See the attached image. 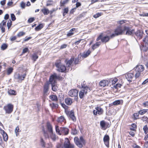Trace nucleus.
I'll return each mask as SVG.
<instances>
[{
	"instance_id": "nucleus-1",
	"label": "nucleus",
	"mask_w": 148,
	"mask_h": 148,
	"mask_svg": "<svg viewBox=\"0 0 148 148\" xmlns=\"http://www.w3.org/2000/svg\"><path fill=\"white\" fill-rule=\"evenodd\" d=\"M75 143L79 147L82 148L86 144V141L82 136H81L79 138L77 137H75L74 138Z\"/></svg>"
},
{
	"instance_id": "nucleus-2",
	"label": "nucleus",
	"mask_w": 148,
	"mask_h": 148,
	"mask_svg": "<svg viewBox=\"0 0 148 148\" xmlns=\"http://www.w3.org/2000/svg\"><path fill=\"white\" fill-rule=\"evenodd\" d=\"M55 66L58 68L57 71L63 73L67 72V69L64 65L62 64L60 61H57L55 63Z\"/></svg>"
},
{
	"instance_id": "nucleus-3",
	"label": "nucleus",
	"mask_w": 148,
	"mask_h": 148,
	"mask_svg": "<svg viewBox=\"0 0 148 148\" xmlns=\"http://www.w3.org/2000/svg\"><path fill=\"white\" fill-rule=\"evenodd\" d=\"M62 77L59 75H57V73H54L50 76L49 79V83H57L56 79L60 80Z\"/></svg>"
},
{
	"instance_id": "nucleus-4",
	"label": "nucleus",
	"mask_w": 148,
	"mask_h": 148,
	"mask_svg": "<svg viewBox=\"0 0 148 148\" xmlns=\"http://www.w3.org/2000/svg\"><path fill=\"white\" fill-rule=\"evenodd\" d=\"M101 40V42L104 43H106L108 42L110 40V37L109 36L106 35L103 36L101 34L97 37V40L98 41Z\"/></svg>"
},
{
	"instance_id": "nucleus-5",
	"label": "nucleus",
	"mask_w": 148,
	"mask_h": 148,
	"mask_svg": "<svg viewBox=\"0 0 148 148\" xmlns=\"http://www.w3.org/2000/svg\"><path fill=\"white\" fill-rule=\"evenodd\" d=\"M125 31H126V35L128 36H134V30L131 29L130 27L124 26V32Z\"/></svg>"
},
{
	"instance_id": "nucleus-6",
	"label": "nucleus",
	"mask_w": 148,
	"mask_h": 148,
	"mask_svg": "<svg viewBox=\"0 0 148 148\" xmlns=\"http://www.w3.org/2000/svg\"><path fill=\"white\" fill-rule=\"evenodd\" d=\"M13 106L10 103L3 107V109L5 111L6 113L8 114L11 113L13 111Z\"/></svg>"
},
{
	"instance_id": "nucleus-7",
	"label": "nucleus",
	"mask_w": 148,
	"mask_h": 148,
	"mask_svg": "<svg viewBox=\"0 0 148 148\" xmlns=\"http://www.w3.org/2000/svg\"><path fill=\"white\" fill-rule=\"evenodd\" d=\"M95 110H93V112L94 115H97V114L101 115L103 114V109L100 107H96L95 108Z\"/></svg>"
},
{
	"instance_id": "nucleus-8",
	"label": "nucleus",
	"mask_w": 148,
	"mask_h": 148,
	"mask_svg": "<svg viewBox=\"0 0 148 148\" xmlns=\"http://www.w3.org/2000/svg\"><path fill=\"white\" fill-rule=\"evenodd\" d=\"M49 82H46L44 84L43 86V92L44 96L47 95L49 93H48L49 90Z\"/></svg>"
},
{
	"instance_id": "nucleus-9",
	"label": "nucleus",
	"mask_w": 148,
	"mask_h": 148,
	"mask_svg": "<svg viewBox=\"0 0 148 148\" xmlns=\"http://www.w3.org/2000/svg\"><path fill=\"white\" fill-rule=\"evenodd\" d=\"M66 113L69 118L71 119L74 121H76V118L75 117L74 113L73 110H72L70 111H68Z\"/></svg>"
},
{
	"instance_id": "nucleus-10",
	"label": "nucleus",
	"mask_w": 148,
	"mask_h": 148,
	"mask_svg": "<svg viewBox=\"0 0 148 148\" xmlns=\"http://www.w3.org/2000/svg\"><path fill=\"white\" fill-rule=\"evenodd\" d=\"M134 72L133 73H128L125 75V77L126 79L128 81L130 82H132V80H133L134 79Z\"/></svg>"
},
{
	"instance_id": "nucleus-11",
	"label": "nucleus",
	"mask_w": 148,
	"mask_h": 148,
	"mask_svg": "<svg viewBox=\"0 0 148 148\" xmlns=\"http://www.w3.org/2000/svg\"><path fill=\"white\" fill-rule=\"evenodd\" d=\"M143 34V31L141 30H138L135 32H134V35H135L137 38H138L139 40L142 38Z\"/></svg>"
},
{
	"instance_id": "nucleus-12",
	"label": "nucleus",
	"mask_w": 148,
	"mask_h": 148,
	"mask_svg": "<svg viewBox=\"0 0 148 148\" xmlns=\"http://www.w3.org/2000/svg\"><path fill=\"white\" fill-rule=\"evenodd\" d=\"M124 32V26L122 29V27L121 26H118L115 29L114 32H115L117 34V35H121Z\"/></svg>"
},
{
	"instance_id": "nucleus-13",
	"label": "nucleus",
	"mask_w": 148,
	"mask_h": 148,
	"mask_svg": "<svg viewBox=\"0 0 148 148\" xmlns=\"http://www.w3.org/2000/svg\"><path fill=\"white\" fill-rule=\"evenodd\" d=\"M78 91L76 89L71 90L68 92L69 95L71 97H76L78 95Z\"/></svg>"
},
{
	"instance_id": "nucleus-14",
	"label": "nucleus",
	"mask_w": 148,
	"mask_h": 148,
	"mask_svg": "<svg viewBox=\"0 0 148 148\" xmlns=\"http://www.w3.org/2000/svg\"><path fill=\"white\" fill-rule=\"evenodd\" d=\"M74 61V58H71L70 60H68L66 59L65 61V62L66 63V66L68 70H69V69L71 68V65L73 62Z\"/></svg>"
},
{
	"instance_id": "nucleus-15",
	"label": "nucleus",
	"mask_w": 148,
	"mask_h": 148,
	"mask_svg": "<svg viewBox=\"0 0 148 148\" xmlns=\"http://www.w3.org/2000/svg\"><path fill=\"white\" fill-rule=\"evenodd\" d=\"M110 84V81L108 80H103L101 81L99 83L100 86L104 87L106 86H108Z\"/></svg>"
},
{
	"instance_id": "nucleus-16",
	"label": "nucleus",
	"mask_w": 148,
	"mask_h": 148,
	"mask_svg": "<svg viewBox=\"0 0 148 148\" xmlns=\"http://www.w3.org/2000/svg\"><path fill=\"white\" fill-rule=\"evenodd\" d=\"M26 74H24L23 75H21L18 73H15L14 75L15 79L19 80H23L25 78Z\"/></svg>"
},
{
	"instance_id": "nucleus-17",
	"label": "nucleus",
	"mask_w": 148,
	"mask_h": 148,
	"mask_svg": "<svg viewBox=\"0 0 148 148\" xmlns=\"http://www.w3.org/2000/svg\"><path fill=\"white\" fill-rule=\"evenodd\" d=\"M67 140V142L65 141L64 143V147L65 148H74V145L70 144L69 143L70 141L68 138H66Z\"/></svg>"
},
{
	"instance_id": "nucleus-18",
	"label": "nucleus",
	"mask_w": 148,
	"mask_h": 148,
	"mask_svg": "<svg viewBox=\"0 0 148 148\" xmlns=\"http://www.w3.org/2000/svg\"><path fill=\"white\" fill-rule=\"evenodd\" d=\"M110 138L108 135H105L103 138V140L104 143L108 147H109V141Z\"/></svg>"
},
{
	"instance_id": "nucleus-19",
	"label": "nucleus",
	"mask_w": 148,
	"mask_h": 148,
	"mask_svg": "<svg viewBox=\"0 0 148 148\" xmlns=\"http://www.w3.org/2000/svg\"><path fill=\"white\" fill-rule=\"evenodd\" d=\"M144 70V66L141 65H137L135 68V71H137L141 73V72L143 71Z\"/></svg>"
},
{
	"instance_id": "nucleus-20",
	"label": "nucleus",
	"mask_w": 148,
	"mask_h": 148,
	"mask_svg": "<svg viewBox=\"0 0 148 148\" xmlns=\"http://www.w3.org/2000/svg\"><path fill=\"white\" fill-rule=\"evenodd\" d=\"M60 130L61 131V134L64 133L65 135L68 134L69 133V129L66 127H60Z\"/></svg>"
},
{
	"instance_id": "nucleus-21",
	"label": "nucleus",
	"mask_w": 148,
	"mask_h": 148,
	"mask_svg": "<svg viewBox=\"0 0 148 148\" xmlns=\"http://www.w3.org/2000/svg\"><path fill=\"white\" fill-rule=\"evenodd\" d=\"M143 41L145 43L144 46H145L147 49H148V34L145 37Z\"/></svg>"
},
{
	"instance_id": "nucleus-22",
	"label": "nucleus",
	"mask_w": 148,
	"mask_h": 148,
	"mask_svg": "<svg viewBox=\"0 0 148 148\" xmlns=\"http://www.w3.org/2000/svg\"><path fill=\"white\" fill-rule=\"evenodd\" d=\"M49 84L51 86V89L53 91L56 92L58 90V87L57 85V83H49Z\"/></svg>"
},
{
	"instance_id": "nucleus-23",
	"label": "nucleus",
	"mask_w": 148,
	"mask_h": 148,
	"mask_svg": "<svg viewBox=\"0 0 148 148\" xmlns=\"http://www.w3.org/2000/svg\"><path fill=\"white\" fill-rule=\"evenodd\" d=\"M47 127L49 133H52L53 132L52 126L49 122L47 123Z\"/></svg>"
},
{
	"instance_id": "nucleus-24",
	"label": "nucleus",
	"mask_w": 148,
	"mask_h": 148,
	"mask_svg": "<svg viewBox=\"0 0 148 148\" xmlns=\"http://www.w3.org/2000/svg\"><path fill=\"white\" fill-rule=\"evenodd\" d=\"M81 86L85 90V93L86 94L88 91L89 90H90V89L86 85V83L85 81H84L83 82L82 84H81Z\"/></svg>"
},
{
	"instance_id": "nucleus-25",
	"label": "nucleus",
	"mask_w": 148,
	"mask_h": 148,
	"mask_svg": "<svg viewBox=\"0 0 148 148\" xmlns=\"http://www.w3.org/2000/svg\"><path fill=\"white\" fill-rule=\"evenodd\" d=\"M65 103L68 105L70 106L73 103L72 99L70 98H67L64 100Z\"/></svg>"
},
{
	"instance_id": "nucleus-26",
	"label": "nucleus",
	"mask_w": 148,
	"mask_h": 148,
	"mask_svg": "<svg viewBox=\"0 0 148 148\" xmlns=\"http://www.w3.org/2000/svg\"><path fill=\"white\" fill-rule=\"evenodd\" d=\"M91 51L89 49H88L87 51H85L83 53L81 56L84 58H85L87 57L91 53Z\"/></svg>"
},
{
	"instance_id": "nucleus-27",
	"label": "nucleus",
	"mask_w": 148,
	"mask_h": 148,
	"mask_svg": "<svg viewBox=\"0 0 148 148\" xmlns=\"http://www.w3.org/2000/svg\"><path fill=\"white\" fill-rule=\"evenodd\" d=\"M49 98L52 101H55L56 103L58 101V98L56 95H51L49 96Z\"/></svg>"
},
{
	"instance_id": "nucleus-28",
	"label": "nucleus",
	"mask_w": 148,
	"mask_h": 148,
	"mask_svg": "<svg viewBox=\"0 0 148 148\" xmlns=\"http://www.w3.org/2000/svg\"><path fill=\"white\" fill-rule=\"evenodd\" d=\"M57 103H50L49 106L52 109L57 108L58 107V105Z\"/></svg>"
},
{
	"instance_id": "nucleus-29",
	"label": "nucleus",
	"mask_w": 148,
	"mask_h": 148,
	"mask_svg": "<svg viewBox=\"0 0 148 148\" xmlns=\"http://www.w3.org/2000/svg\"><path fill=\"white\" fill-rule=\"evenodd\" d=\"M2 134L4 140L6 141L8 140V136L7 134L3 130H2Z\"/></svg>"
},
{
	"instance_id": "nucleus-30",
	"label": "nucleus",
	"mask_w": 148,
	"mask_h": 148,
	"mask_svg": "<svg viewBox=\"0 0 148 148\" xmlns=\"http://www.w3.org/2000/svg\"><path fill=\"white\" fill-rule=\"evenodd\" d=\"M41 11L45 15H47L49 13V10L45 8L42 9Z\"/></svg>"
},
{
	"instance_id": "nucleus-31",
	"label": "nucleus",
	"mask_w": 148,
	"mask_h": 148,
	"mask_svg": "<svg viewBox=\"0 0 148 148\" xmlns=\"http://www.w3.org/2000/svg\"><path fill=\"white\" fill-rule=\"evenodd\" d=\"M65 120L64 117L63 116H61L58 118L57 121L58 123H61Z\"/></svg>"
},
{
	"instance_id": "nucleus-32",
	"label": "nucleus",
	"mask_w": 148,
	"mask_h": 148,
	"mask_svg": "<svg viewBox=\"0 0 148 148\" xmlns=\"http://www.w3.org/2000/svg\"><path fill=\"white\" fill-rule=\"evenodd\" d=\"M109 80L110 81V84L112 83V84H114L117 82L118 79L117 78H111L109 79Z\"/></svg>"
},
{
	"instance_id": "nucleus-33",
	"label": "nucleus",
	"mask_w": 148,
	"mask_h": 148,
	"mask_svg": "<svg viewBox=\"0 0 148 148\" xmlns=\"http://www.w3.org/2000/svg\"><path fill=\"white\" fill-rule=\"evenodd\" d=\"M123 101L122 100H117L114 101L113 104L114 105H116L121 104H122Z\"/></svg>"
},
{
	"instance_id": "nucleus-34",
	"label": "nucleus",
	"mask_w": 148,
	"mask_h": 148,
	"mask_svg": "<svg viewBox=\"0 0 148 148\" xmlns=\"http://www.w3.org/2000/svg\"><path fill=\"white\" fill-rule=\"evenodd\" d=\"M43 27L42 24H40L35 28V30L36 31H38L42 29Z\"/></svg>"
},
{
	"instance_id": "nucleus-35",
	"label": "nucleus",
	"mask_w": 148,
	"mask_h": 148,
	"mask_svg": "<svg viewBox=\"0 0 148 148\" xmlns=\"http://www.w3.org/2000/svg\"><path fill=\"white\" fill-rule=\"evenodd\" d=\"M8 47V45L6 43L3 44L1 46V49L2 50H4L7 49Z\"/></svg>"
},
{
	"instance_id": "nucleus-36",
	"label": "nucleus",
	"mask_w": 148,
	"mask_h": 148,
	"mask_svg": "<svg viewBox=\"0 0 148 148\" xmlns=\"http://www.w3.org/2000/svg\"><path fill=\"white\" fill-rule=\"evenodd\" d=\"M56 131L57 133L58 134L61 135V131L60 130V128H59V127L58 125H56L55 126Z\"/></svg>"
},
{
	"instance_id": "nucleus-37",
	"label": "nucleus",
	"mask_w": 148,
	"mask_h": 148,
	"mask_svg": "<svg viewBox=\"0 0 148 148\" xmlns=\"http://www.w3.org/2000/svg\"><path fill=\"white\" fill-rule=\"evenodd\" d=\"M86 91V90H83L82 91H80L79 92V97L80 98L82 99L83 98L84 95V93H85Z\"/></svg>"
},
{
	"instance_id": "nucleus-38",
	"label": "nucleus",
	"mask_w": 148,
	"mask_h": 148,
	"mask_svg": "<svg viewBox=\"0 0 148 148\" xmlns=\"http://www.w3.org/2000/svg\"><path fill=\"white\" fill-rule=\"evenodd\" d=\"M148 110L147 109H143L139 111V113L140 114L143 115L147 112Z\"/></svg>"
},
{
	"instance_id": "nucleus-39",
	"label": "nucleus",
	"mask_w": 148,
	"mask_h": 148,
	"mask_svg": "<svg viewBox=\"0 0 148 148\" xmlns=\"http://www.w3.org/2000/svg\"><path fill=\"white\" fill-rule=\"evenodd\" d=\"M38 58V56L36 53H34L33 54L32 57V60L34 61H36V60Z\"/></svg>"
},
{
	"instance_id": "nucleus-40",
	"label": "nucleus",
	"mask_w": 148,
	"mask_h": 148,
	"mask_svg": "<svg viewBox=\"0 0 148 148\" xmlns=\"http://www.w3.org/2000/svg\"><path fill=\"white\" fill-rule=\"evenodd\" d=\"M69 0H64L63 1H61L60 2V6H63L64 5L66 4L68 2Z\"/></svg>"
},
{
	"instance_id": "nucleus-41",
	"label": "nucleus",
	"mask_w": 148,
	"mask_h": 148,
	"mask_svg": "<svg viewBox=\"0 0 148 148\" xmlns=\"http://www.w3.org/2000/svg\"><path fill=\"white\" fill-rule=\"evenodd\" d=\"M136 128V125L135 123H132L131 125V127L130 129L131 130L135 131Z\"/></svg>"
},
{
	"instance_id": "nucleus-42",
	"label": "nucleus",
	"mask_w": 148,
	"mask_h": 148,
	"mask_svg": "<svg viewBox=\"0 0 148 148\" xmlns=\"http://www.w3.org/2000/svg\"><path fill=\"white\" fill-rule=\"evenodd\" d=\"M50 137L51 139L55 141L56 140V136L55 134H53V132L50 133Z\"/></svg>"
},
{
	"instance_id": "nucleus-43",
	"label": "nucleus",
	"mask_w": 148,
	"mask_h": 148,
	"mask_svg": "<svg viewBox=\"0 0 148 148\" xmlns=\"http://www.w3.org/2000/svg\"><path fill=\"white\" fill-rule=\"evenodd\" d=\"M69 11L68 8H65L63 9V15L64 16L66 14H67Z\"/></svg>"
},
{
	"instance_id": "nucleus-44",
	"label": "nucleus",
	"mask_w": 148,
	"mask_h": 148,
	"mask_svg": "<svg viewBox=\"0 0 148 148\" xmlns=\"http://www.w3.org/2000/svg\"><path fill=\"white\" fill-rule=\"evenodd\" d=\"M100 125L102 128H103L105 127L106 123L104 121H102L100 122Z\"/></svg>"
},
{
	"instance_id": "nucleus-45",
	"label": "nucleus",
	"mask_w": 148,
	"mask_h": 148,
	"mask_svg": "<svg viewBox=\"0 0 148 148\" xmlns=\"http://www.w3.org/2000/svg\"><path fill=\"white\" fill-rule=\"evenodd\" d=\"M40 143L42 146L43 147H45V143L44 140L42 138H41L40 139Z\"/></svg>"
},
{
	"instance_id": "nucleus-46",
	"label": "nucleus",
	"mask_w": 148,
	"mask_h": 148,
	"mask_svg": "<svg viewBox=\"0 0 148 148\" xmlns=\"http://www.w3.org/2000/svg\"><path fill=\"white\" fill-rule=\"evenodd\" d=\"M141 120L143 122L145 121L147 123L148 122V118L145 116H144L141 118Z\"/></svg>"
},
{
	"instance_id": "nucleus-47",
	"label": "nucleus",
	"mask_w": 148,
	"mask_h": 148,
	"mask_svg": "<svg viewBox=\"0 0 148 148\" xmlns=\"http://www.w3.org/2000/svg\"><path fill=\"white\" fill-rule=\"evenodd\" d=\"M13 70V69L12 67L9 68L7 71V73L8 75H10L12 72Z\"/></svg>"
},
{
	"instance_id": "nucleus-48",
	"label": "nucleus",
	"mask_w": 148,
	"mask_h": 148,
	"mask_svg": "<svg viewBox=\"0 0 148 148\" xmlns=\"http://www.w3.org/2000/svg\"><path fill=\"white\" fill-rule=\"evenodd\" d=\"M8 93L9 94L11 95H15L16 94V91L15 90H10L8 91Z\"/></svg>"
},
{
	"instance_id": "nucleus-49",
	"label": "nucleus",
	"mask_w": 148,
	"mask_h": 148,
	"mask_svg": "<svg viewBox=\"0 0 148 148\" xmlns=\"http://www.w3.org/2000/svg\"><path fill=\"white\" fill-rule=\"evenodd\" d=\"M26 6V3L23 1L21 2L20 4V6L22 9H24Z\"/></svg>"
},
{
	"instance_id": "nucleus-50",
	"label": "nucleus",
	"mask_w": 148,
	"mask_h": 148,
	"mask_svg": "<svg viewBox=\"0 0 148 148\" xmlns=\"http://www.w3.org/2000/svg\"><path fill=\"white\" fill-rule=\"evenodd\" d=\"M136 73L135 74V77H134V79H136L138 78L140 75L141 73L138 72L137 71H135Z\"/></svg>"
},
{
	"instance_id": "nucleus-51",
	"label": "nucleus",
	"mask_w": 148,
	"mask_h": 148,
	"mask_svg": "<svg viewBox=\"0 0 148 148\" xmlns=\"http://www.w3.org/2000/svg\"><path fill=\"white\" fill-rule=\"evenodd\" d=\"M122 85L121 84H117L113 86L114 88H115L116 89H118L119 88H120Z\"/></svg>"
},
{
	"instance_id": "nucleus-52",
	"label": "nucleus",
	"mask_w": 148,
	"mask_h": 148,
	"mask_svg": "<svg viewBox=\"0 0 148 148\" xmlns=\"http://www.w3.org/2000/svg\"><path fill=\"white\" fill-rule=\"evenodd\" d=\"M35 20V18L34 17H31L28 19V23H31Z\"/></svg>"
},
{
	"instance_id": "nucleus-53",
	"label": "nucleus",
	"mask_w": 148,
	"mask_h": 148,
	"mask_svg": "<svg viewBox=\"0 0 148 148\" xmlns=\"http://www.w3.org/2000/svg\"><path fill=\"white\" fill-rule=\"evenodd\" d=\"M139 114H140L139 113V111L138 112V113H136L134 114V116L136 120L139 119Z\"/></svg>"
},
{
	"instance_id": "nucleus-54",
	"label": "nucleus",
	"mask_w": 148,
	"mask_h": 148,
	"mask_svg": "<svg viewBox=\"0 0 148 148\" xmlns=\"http://www.w3.org/2000/svg\"><path fill=\"white\" fill-rule=\"evenodd\" d=\"M12 22L11 20L9 21L7 23V26L8 28L9 29L11 27L12 25Z\"/></svg>"
},
{
	"instance_id": "nucleus-55",
	"label": "nucleus",
	"mask_w": 148,
	"mask_h": 148,
	"mask_svg": "<svg viewBox=\"0 0 148 148\" xmlns=\"http://www.w3.org/2000/svg\"><path fill=\"white\" fill-rule=\"evenodd\" d=\"M19 128L18 127V126H17L16 128H15V133L16 135V136H18V133L19 132Z\"/></svg>"
},
{
	"instance_id": "nucleus-56",
	"label": "nucleus",
	"mask_w": 148,
	"mask_h": 148,
	"mask_svg": "<svg viewBox=\"0 0 148 148\" xmlns=\"http://www.w3.org/2000/svg\"><path fill=\"white\" fill-rule=\"evenodd\" d=\"M71 134L73 135H76L77 134V131L76 129L72 130Z\"/></svg>"
},
{
	"instance_id": "nucleus-57",
	"label": "nucleus",
	"mask_w": 148,
	"mask_h": 148,
	"mask_svg": "<svg viewBox=\"0 0 148 148\" xmlns=\"http://www.w3.org/2000/svg\"><path fill=\"white\" fill-rule=\"evenodd\" d=\"M143 130L144 131L145 133H146L148 131V128L147 127V125H146L144 126L143 127Z\"/></svg>"
},
{
	"instance_id": "nucleus-58",
	"label": "nucleus",
	"mask_w": 148,
	"mask_h": 148,
	"mask_svg": "<svg viewBox=\"0 0 148 148\" xmlns=\"http://www.w3.org/2000/svg\"><path fill=\"white\" fill-rule=\"evenodd\" d=\"M44 136L46 138H49V135L47 132L45 131L44 130Z\"/></svg>"
},
{
	"instance_id": "nucleus-59",
	"label": "nucleus",
	"mask_w": 148,
	"mask_h": 148,
	"mask_svg": "<svg viewBox=\"0 0 148 148\" xmlns=\"http://www.w3.org/2000/svg\"><path fill=\"white\" fill-rule=\"evenodd\" d=\"M11 19L12 21H14L16 20V18L14 14H11Z\"/></svg>"
},
{
	"instance_id": "nucleus-60",
	"label": "nucleus",
	"mask_w": 148,
	"mask_h": 148,
	"mask_svg": "<svg viewBox=\"0 0 148 148\" xmlns=\"http://www.w3.org/2000/svg\"><path fill=\"white\" fill-rule=\"evenodd\" d=\"M140 16H148V13H143L142 14H140Z\"/></svg>"
},
{
	"instance_id": "nucleus-61",
	"label": "nucleus",
	"mask_w": 148,
	"mask_h": 148,
	"mask_svg": "<svg viewBox=\"0 0 148 148\" xmlns=\"http://www.w3.org/2000/svg\"><path fill=\"white\" fill-rule=\"evenodd\" d=\"M0 28L1 29V32L3 33L5 32V28L1 25V24H0Z\"/></svg>"
},
{
	"instance_id": "nucleus-62",
	"label": "nucleus",
	"mask_w": 148,
	"mask_h": 148,
	"mask_svg": "<svg viewBox=\"0 0 148 148\" xmlns=\"http://www.w3.org/2000/svg\"><path fill=\"white\" fill-rule=\"evenodd\" d=\"M118 35H117V34L115 32H114V33H113L109 37H110V39L111 38H113L116 36H117Z\"/></svg>"
},
{
	"instance_id": "nucleus-63",
	"label": "nucleus",
	"mask_w": 148,
	"mask_h": 148,
	"mask_svg": "<svg viewBox=\"0 0 148 148\" xmlns=\"http://www.w3.org/2000/svg\"><path fill=\"white\" fill-rule=\"evenodd\" d=\"M6 21H5L4 20L1 23H0V24H1V25L2 26H6Z\"/></svg>"
},
{
	"instance_id": "nucleus-64",
	"label": "nucleus",
	"mask_w": 148,
	"mask_h": 148,
	"mask_svg": "<svg viewBox=\"0 0 148 148\" xmlns=\"http://www.w3.org/2000/svg\"><path fill=\"white\" fill-rule=\"evenodd\" d=\"M25 33L23 32H19L17 34V36L18 37H20L21 36H23L24 34Z\"/></svg>"
}]
</instances>
